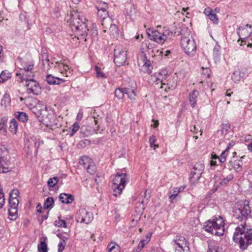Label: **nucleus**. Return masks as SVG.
<instances>
[{"label":"nucleus","instance_id":"1","mask_svg":"<svg viewBox=\"0 0 252 252\" xmlns=\"http://www.w3.org/2000/svg\"><path fill=\"white\" fill-rule=\"evenodd\" d=\"M233 217L242 223L236 228L233 240L239 245L241 250H245L252 244V217L249 202L245 201L244 204L233 211Z\"/></svg>","mask_w":252,"mask_h":252},{"label":"nucleus","instance_id":"2","mask_svg":"<svg viewBox=\"0 0 252 252\" xmlns=\"http://www.w3.org/2000/svg\"><path fill=\"white\" fill-rule=\"evenodd\" d=\"M204 228L213 235L222 236L224 233V220L220 216L214 217L205 222Z\"/></svg>","mask_w":252,"mask_h":252},{"label":"nucleus","instance_id":"3","mask_svg":"<svg viewBox=\"0 0 252 252\" xmlns=\"http://www.w3.org/2000/svg\"><path fill=\"white\" fill-rule=\"evenodd\" d=\"M169 75V72L166 69H162L155 73L150 78V81L152 84L160 85L159 88L164 89L166 92L167 89H174L175 86L172 85L170 87L169 81L166 80Z\"/></svg>","mask_w":252,"mask_h":252},{"label":"nucleus","instance_id":"4","mask_svg":"<svg viewBox=\"0 0 252 252\" xmlns=\"http://www.w3.org/2000/svg\"><path fill=\"white\" fill-rule=\"evenodd\" d=\"M19 192L18 189H13L9 193V218L11 220H15L17 217V207L19 204V200L17 197Z\"/></svg>","mask_w":252,"mask_h":252},{"label":"nucleus","instance_id":"5","mask_svg":"<svg viewBox=\"0 0 252 252\" xmlns=\"http://www.w3.org/2000/svg\"><path fill=\"white\" fill-rule=\"evenodd\" d=\"M181 44L185 52L188 55H193L196 49L194 40L189 32L181 33Z\"/></svg>","mask_w":252,"mask_h":252},{"label":"nucleus","instance_id":"6","mask_svg":"<svg viewBox=\"0 0 252 252\" xmlns=\"http://www.w3.org/2000/svg\"><path fill=\"white\" fill-rule=\"evenodd\" d=\"M16 76L20 79L21 82L26 81V85L27 88V93L28 94H32L33 95H37L41 93V87L39 83L33 78H24V75H21V73H16Z\"/></svg>","mask_w":252,"mask_h":252},{"label":"nucleus","instance_id":"7","mask_svg":"<svg viewBox=\"0 0 252 252\" xmlns=\"http://www.w3.org/2000/svg\"><path fill=\"white\" fill-rule=\"evenodd\" d=\"M127 181V175L126 173H117L113 180L112 188L114 192V195L121 193L125 188L126 183Z\"/></svg>","mask_w":252,"mask_h":252},{"label":"nucleus","instance_id":"8","mask_svg":"<svg viewBox=\"0 0 252 252\" xmlns=\"http://www.w3.org/2000/svg\"><path fill=\"white\" fill-rule=\"evenodd\" d=\"M172 244L175 247V252H190L189 243L184 237L177 236Z\"/></svg>","mask_w":252,"mask_h":252},{"label":"nucleus","instance_id":"9","mask_svg":"<svg viewBox=\"0 0 252 252\" xmlns=\"http://www.w3.org/2000/svg\"><path fill=\"white\" fill-rule=\"evenodd\" d=\"M204 169V165L201 162H197L193 166L190 174V181L192 184L198 182Z\"/></svg>","mask_w":252,"mask_h":252},{"label":"nucleus","instance_id":"10","mask_svg":"<svg viewBox=\"0 0 252 252\" xmlns=\"http://www.w3.org/2000/svg\"><path fill=\"white\" fill-rule=\"evenodd\" d=\"M126 51L121 46H117L114 49V62L119 66L123 65L126 59Z\"/></svg>","mask_w":252,"mask_h":252},{"label":"nucleus","instance_id":"11","mask_svg":"<svg viewBox=\"0 0 252 252\" xmlns=\"http://www.w3.org/2000/svg\"><path fill=\"white\" fill-rule=\"evenodd\" d=\"M138 63L139 66L141 67V70L144 73L150 74L152 72L153 66L151 61L147 59L143 53L140 55Z\"/></svg>","mask_w":252,"mask_h":252},{"label":"nucleus","instance_id":"12","mask_svg":"<svg viewBox=\"0 0 252 252\" xmlns=\"http://www.w3.org/2000/svg\"><path fill=\"white\" fill-rule=\"evenodd\" d=\"M93 214L87 211L85 208L79 209L76 213V219L77 222L88 224L92 221Z\"/></svg>","mask_w":252,"mask_h":252},{"label":"nucleus","instance_id":"13","mask_svg":"<svg viewBox=\"0 0 252 252\" xmlns=\"http://www.w3.org/2000/svg\"><path fill=\"white\" fill-rule=\"evenodd\" d=\"M148 37L158 43L162 44L167 39V35L164 32H146Z\"/></svg>","mask_w":252,"mask_h":252},{"label":"nucleus","instance_id":"14","mask_svg":"<svg viewBox=\"0 0 252 252\" xmlns=\"http://www.w3.org/2000/svg\"><path fill=\"white\" fill-rule=\"evenodd\" d=\"M70 15L71 16H75L77 17V18L81 22V24L79 25V22L77 21L78 24L77 25H75V22L73 21V23L72 24L73 27H75V30H80V27H84L85 28H86V30L87 31H89V29L87 28V26L86 25L85 23L83 22V20H86V19L83 17V16H81L78 11V10H75L73 9L70 11Z\"/></svg>","mask_w":252,"mask_h":252},{"label":"nucleus","instance_id":"15","mask_svg":"<svg viewBox=\"0 0 252 252\" xmlns=\"http://www.w3.org/2000/svg\"><path fill=\"white\" fill-rule=\"evenodd\" d=\"M59 199L62 203L70 204L74 200V196L70 194L63 193L59 195Z\"/></svg>","mask_w":252,"mask_h":252},{"label":"nucleus","instance_id":"16","mask_svg":"<svg viewBox=\"0 0 252 252\" xmlns=\"http://www.w3.org/2000/svg\"><path fill=\"white\" fill-rule=\"evenodd\" d=\"M9 161L4 157H0V173H6L9 170Z\"/></svg>","mask_w":252,"mask_h":252},{"label":"nucleus","instance_id":"17","mask_svg":"<svg viewBox=\"0 0 252 252\" xmlns=\"http://www.w3.org/2000/svg\"><path fill=\"white\" fill-rule=\"evenodd\" d=\"M57 64H59V67L61 70V73L65 74L66 77H68L72 74L73 70L71 69L68 65L64 63H60L59 62H56Z\"/></svg>","mask_w":252,"mask_h":252},{"label":"nucleus","instance_id":"18","mask_svg":"<svg viewBox=\"0 0 252 252\" xmlns=\"http://www.w3.org/2000/svg\"><path fill=\"white\" fill-rule=\"evenodd\" d=\"M46 81L50 85H59L64 82L63 79L55 77L51 75H48L46 77Z\"/></svg>","mask_w":252,"mask_h":252},{"label":"nucleus","instance_id":"19","mask_svg":"<svg viewBox=\"0 0 252 252\" xmlns=\"http://www.w3.org/2000/svg\"><path fill=\"white\" fill-rule=\"evenodd\" d=\"M198 95L199 92L195 90H193L189 94V103L192 108H194L196 104Z\"/></svg>","mask_w":252,"mask_h":252},{"label":"nucleus","instance_id":"20","mask_svg":"<svg viewBox=\"0 0 252 252\" xmlns=\"http://www.w3.org/2000/svg\"><path fill=\"white\" fill-rule=\"evenodd\" d=\"M106 5L104 7H96L97 9V15L102 20H104L109 16L108 12L106 10Z\"/></svg>","mask_w":252,"mask_h":252},{"label":"nucleus","instance_id":"21","mask_svg":"<svg viewBox=\"0 0 252 252\" xmlns=\"http://www.w3.org/2000/svg\"><path fill=\"white\" fill-rule=\"evenodd\" d=\"M19 20L21 22V23H23L25 25H26L27 29L26 30V31L30 30L31 29L30 25L29 23V20L27 16V13H21L19 15Z\"/></svg>","mask_w":252,"mask_h":252},{"label":"nucleus","instance_id":"22","mask_svg":"<svg viewBox=\"0 0 252 252\" xmlns=\"http://www.w3.org/2000/svg\"><path fill=\"white\" fill-rule=\"evenodd\" d=\"M11 77V73L8 70H3L0 74V83H2Z\"/></svg>","mask_w":252,"mask_h":252},{"label":"nucleus","instance_id":"23","mask_svg":"<svg viewBox=\"0 0 252 252\" xmlns=\"http://www.w3.org/2000/svg\"><path fill=\"white\" fill-rule=\"evenodd\" d=\"M15 117L22 122H26L28 120L27 114L23 112H16L15 113Z\"/></svg>","mask_w":252,"mask_h":252},{"label":"nucleus","instance_id":"24","mask_svg":"<svg viewBox=\"0 0 252 252\" xmlns=\"http://www.w3.org/2000/svg\"><path fill=\"white\" fill-rule=\"evenodd\" d=\"M54 200L52 197H48L45 200L43 207L44 209H51L54 206Z\"/></svg>","mask_w":252,"mask_h":252},{"label":"nucleus","instance_id":"25","mask_svg":"<svg viewBox=\"0 0 252 252\" xmlns=\"http://www.w3.org/2000/svg\"><path fill=\"white\" fill-rule=\"evenodd\" d=\"M46 123V125L49 126H52L54 125H56L55 122L56 121L55 117L52 114H48L43 120Z\"/></svg>","mask_w":252,"mask_h":252},{"label":"nucleus","instance_id":"26","mask_svg":"<svg viewBox=\"0 0 252 252\" xmlns=\"http://www.w3.org/2000/svg\"><path fill=\"white\" fill-rule=\"evenodd\" d=\"M92 161V159L88 157L83 156L80 158L79 162L81 165H82L85 168H86L87 167V165H89Z\"/></svg>","mask_w":252,"mask_h":252},{"label":"nucleus","instance_id":"27","mask_svg":"<svg viewBox=\"0 0 252 252\" xmlns=\"http://www.w3.org/2000/svg\"><path fill=\"white\" fill-rule=\"evenodd\" d=\"M18 127V124L17 121L15 119H12L9 122V127L10 131L15 134L17 132Z\"/></svg>","mask_w":252,"mask_h":252},{"label":"nucleus","instance_id":"28","mask_svg":"<svg viewBox=\"0 0 252 252\" xmlns=\"http://www.w3.org/2000/svg\"><path fill=\"white\" fill-rule=\"evenodd\" d=\"M7 123V119L6 117H3L0 120V131L3 132V134L6 133Z\"/></svg>","mask_w":252,"mask_h":252},{"label":"nucleus","instance_id":"29","mask_svg":"<svg viewBox=\"0 0 252 252\" xmlns=\"http://www.w3.org/2000/svg\"><path fill=\"white\" fill-rule=\"evenodd\" d=\"M126 94L127 95L129 98L131 100H135L136 99V93L135 90L130 88H125Z\"/></svg>","mask_w":252,"mask_h":252},{"label":"nucleus","instance_id":"30","mask_svg":"<svg viewBox=\"0 0 252 252\" xmlns=\"http://www.w3.org/2000/svg\"><path fill=\"white\" fill-rule=\"evenodd\" d=\"M107 249L109 252H119L120 251V247L115 243H110L107 246Z\"/></svg>","mask_w":252,"mask_h":252},{"label":"nucleus","instance_id":"31","mask_svg":"<svg viewBox=\"0 0 252 252\" xmlns=\"http://www.w3.org/2000/svg\"><path fill=\"white\" fill-rule=\"evenodd\" d=\"M126 94L125 88L124 89L121 88H117L115 91V94L116 97L118 99H122Z\"/></svg>","mask_w":252,"mask_h":252},{"label":"nucleus","instance_id":"32","mask_svg":"<svg viewBox=\"0 0 252 252\" xmlns=\"http://www.w3.org/2000/svg\"><path fill=\"white\" fill-rule=\"evenodd\" d=\"M37 247L39 252H47V245L45 242L41 241Z\"/></svg>","mask_w":252,"mask_h":252},{"label":"nucleus","instance_id":"33","mask_svg":"<svg viewBox=\"0 0 252 252\" xmlns=\"http://www.w3.org/2000/svg\"><path fill=\"white\" fill-rule=\"evenodd\" d=\"M11 102L10 97L9 94H5L1 101V105L2 106H6L7 104H10Z\"/></svg>","mask_w":252,"mask_h":252},{"label":"nucleus","instance_id":"34","mask_svg":"<svg viewBox=\"0 0 252 252\" xmlns=\"http://www.w3.org/2000/svg\"><path fill=\"white\" fill-rule=\"evenodd\" d=\"M96 77L98 78H106V75L101 71V69L97 65L95 66Z\"/></svg>","mask_w":252,"mask_h":252},{"label":"nucleus","instance_id":"35","mask_svg":"<svg viewBox=\"0 0 252 252\" xmlns=\"http://www.w3.org/2000/svg\"><path fill=\"white\" fill-rule=\"evenodd\" d=\"M85 169L87 170V172L90 174H94L96 171L95 166L94 165L93 161L89 165H87V167Z\"/></svg>","mask_w":252,"mask_h":252},{"label":"nucleus","instance_id":"36","mask_svg":"<svg viewBox=\"0 0 252 252\" xmlns=\"http://www.w3.org/2000/svg\"><path fill=\"white\" fill-rule=\"evenodd\" d=\"M59 220L58 221L57 220L55 221V225L59 227L66 228V224L65 221L63 220H61L60 217H59Z\"/></svg>","mask_w":252,"mask_h":252},{"label":"nucleus","instance_id":"37","mask_svg":"<svg viewBox=\"0 0 252 252\" xmlns=\"http://www.w3.org/2000/svg\"><path fill=\"white\" fill-rule=\"evenodd\" d=\"M59 179L57 177H53L49 179L48 181V185L50 187H54L58 182Z\"/></svg>","mask_w":252,"mask_h":252},{"label":"nucleus","instance_id":"38","mask_svg":"<svg viewBox=\"0 0 252 252\" xmlns=\"http://www.w3.org/2000/svg\"><path fill=\"white\" fill-rule=\"evenodd\" d=\"M61 16L60 9L59 6H56L53 11L52 17L54 18H58Z\"/></svg>","mask_w":252,"mask_h":252},{"label":"nucleus","instance_id":"39","mask_svg":"<svg viewBox=\"0 0 252 252\" xmlns=\"http://www.w3.org/2000/svg\"><path fill=\"white\" fill-rule=\"evenodd\" d=\"M233 178V176L231 174H230L228 175L226 178H224L223 180H222L220 182V184L222 186L225 185L228 183L229 181H230Z\"/></svg>","mask_w":252,"mask_h":252},{"label":"nucleus","instance_id":"40","mask_svg":"<svg viewBox=\"0 0 252 252\" xmlns=\"http://www.w3.org/2000/svg\"><path fill=\"white\" fill-rule=\"evenodd\" d=\"M149 141L151 148L155 149L156 147H158V145L155 144L156 141V138L154 135H152L150 136Z\"/></svg>","mask_w":252,"mask_h":252},{"label":"nucleus","instance_id":"41","mask_svg":"<svg viewBox=\"0 0 252 252\" xmlns=\"http://www.w3.org/2000/svg\"><path fill=\"white\" fill-rule=\"evenodd\" d=\"M227 150H224L222 152L220 157H219V161L220 162L223 163L226 161V157L227 156Z\"/></svg>","mask_w":252,"mask_h":252},{"label":"nucleus","instance_id":"42","mask_svg":"<svg viewBox=\"0 0 252 252\" xmlns=\"http://www.w3.org/2000/svg\"><path fill=\"white\" fill-rule=\"evenodd\" d=\"M240 73L237 71H234L231 76L232 79L235 82L240 80Z\"/></svg>","mask_w":252,"mask_h":252},{"label":"nucleus","instance_id":"43","mask_svg":"<svg viewBox=\"0 0 252 252\" xmlns=\"http://www.w3.org/2000/svg\"><path fill=\"white\" fill-rule=\"evenodd\" d=\"M5 202L4 195L2 189H0V209L2 208Z\"/></svg>","mask_w":252,"mask_h":252},{"label":"nucleus","instance_id":"44","mask_svg":"<svg viewBox=\"0 0 252 252\" xmlns=\"http://www.w3.org/2000/svg\"><path fill=\"white\" fill-rule=\"evenodd\" d=\"M72 133L70 134V136H73L79 129L80 126L78 123H75L72 125Z\"/></svg>","mask_w":252,"mask_h":252},{"label":"nucleus","instance_id":"45","mask_svg":"<svg viewBox=\"0 0 252 252\" xmlns=\"http://www.w3.org/2000/svg\"><path fill=\"white\" fill-rule=\"evenodd\" d=\"M248 28L250 29L251 32H252V26L248 24L240 26L238 29L239 31H244L247 30V28Z\"/></svg>","mask_w":252,"mask_h":252},{"label":"nucleus","instance_id":"46","mask_svg":"<svg viewBox=\"0 0 252 252\" xmlns=\"http://www.w3.org/2000/svg\"><path fill=\"white\" fill-rule=\"evenodd\" d=\"M214 23H218V18H217V16L216 13H214L213 12L208 17Z\"/></svg>","mask_w":252,"mask_h":252},{"label":"nucleus","instance_id":"47","mask_svg":"<svg viewBox=\"0 0 252 252\" xmlns=\"http://www.w3.org/2000/svg\"><path fill=\"white\" fill-rule=\"evenodd\" d=\"M65 243L64 240L61 241L58 244V252H62L64 249Z\"/></svg>","mask_w":252,"mask_h":252},{"label":"nucleus","instance_id":"48","mask_svg":"<svg viewBox=\"0 0 252 252\" xmlns=\"http://www.w3.org/2000/svg\"><path fill=\"white\" fill-rule=\"evenodd\" d=\"M232 167L237 171L239 172L241 170V165L239 162H234Z\"/></svg>","mask_w":252,"mask_h":252},{"label":"nucleus","instance_id":"49","mask_svg":"<svg viewBox=\"0 0 252 252\" xmlns=\"http://www.w3.org/2000/svg\"><path fill=\"white\" fill-rule=\"evenodd\" d=\"M220 46L216 45L213 49V54L215 57H217L220 54Z\"/></svg>","mask_w":252,"mask_h":252},{"label":"nucleus","instance_id":"50","mask_svg":"<svg viewBox=\"0 0 252 252\" xmlns=\"http://www.w3.org/2000/svg\"><path fill=\"white\" fill-rule=\"evenodd\" d=\"M43 66L44 69L48 70L50 68L49 60L42 61Z\"/></svg>","mask_w":252,"mask_h":252},{"label":"nucleus","instance_id":"51","mask_svg":"<svg viewBox=\"0 0 252 252\" xmlns=\"http://www.w3.org/2000/svg\"><path fill=\"white\" fill-rule=\"evenodd\" d=\"M33 64H30L28 66H26L24 68V71L27 73H29V72L32 70L33 68Z\"/></svg>","mask_w":252,"mask_h":252},{"label":"nucleus","instance_id":"52","mask_svg":"<svg viewBox=\"0 0 252 252\" xmlns=\"http://www.w3.org/2000/svg\"><path fill=\"white\" fill-rule=\"evenodd\" d=\"M213 12V10L209 7L205 8L204 11L205 14L208 17H209Z\"/></svg>","mask_w":252,"mask_h":252},{"label":"nucleus","instance_id":"53","mask_svg":"<svg viewBox=\"0 0 252 252\" xmlns=\"http://www.w3.org/2000/svg\"><path fill=\"white\" fill-rule=\"evenodd\" d=\"M207 252H218V251L214 246L210 245Z\"/></svg>","mask_w":252,"mask_h":252},{"label":"nucleus","instance_id":"54","mask_svg":"<svg viewBox=\"0 0 252 252\" xmlns=\"http://www.w3.org/2000/svg\"><path fill=\"white\" fill-rule=\"evenodd\" d=\"M83 116V112L82 110H80L77 114V115L76 117V119L78 121H80L82 119Z\"/></svg>","mask_w":252,"mask_h":252},{"label":"nucleus","instance_id":"55","mask_svg":"<svg viewBox=\"0 0 252 252\" xmlns=\"http://www.w3.org/2000/svg\"><path fill=\"white\" fill-rule=\"evenodd\" d=\"M150 237H151V235H149L148 234H147L146 236V239H143V240H141L140 241L143 242V243L145 245H146V244H148V243L149 242L150 239Z\"/></svg>","mask_w":252,"mask_h":252},{"label":"nucleus","instance_id":"56","mask_svg":"<svg viewBox=\"0 0 252 252\" xmlns=\"http://www.w3.org/2000/svg\"><path fill=\"white\" fill-rule=\"evenodd\" d=\"M33 141L34 142V145L36 148H38L40 146L41 142L39 141V140L38 139H36L35 138L33 140Z\"/></svg>","mask_w":252,"mask_h":252},{"label":"nucleus","instance_id":"57","mask_svg":"<svg viewBox=\"0 0 252 252\" xmlns=\"http://www.w3.org/2000/svg\"><path fill=\"white\" fill-rule=\"evenodd\" d=\"M110 30L111 31V32H118V29L116 25L115 24H111L110 27Z\"/></svg>","mask_w":252,"mask_h":252},{"label":"nucleus","instance_id":"58","mask_svg":"<svg viewBox=\"0 0 252 252\" xmlns=\"http://www.w3.org/2000/svg\"><path fill=\"white\" fill-rule=\"evenodd\" d=\"M202 69L203 70V74L206 75L208 77H209L210 72V69L207 68L204 69L203 67H202Z\"/></svg>","mask_w":252,"mask_h":252},{"label":"nucleus","instance_id":"59","mask_svg":"<svg viewBox=\"0 0 252 252\" xmlns=\"http://www.w3.org/2000/svg\"><path fill=\"white\" fill-rule=\"evenodd\" d=\"M170 194V195L169 196V199L170 200V201L171 202V203H173V201L175 199V198L177 196H176V195L175 194H173L172 193H171V192H170L169 193Z\"/></svg>","mask_w":252,"mask_h":252},{"label":"nucleus","instance_id":"60","mask_svg":"<svg viewBox=\"0 0 252 252\" xmlns=\"http://www.w3.org/2000/svg\"><path fill=\"white\" fill-rule=\"evenodd\" d=\"M42 61L48 60V55L46 53H43L41 55Z\"/></svg>","mask_w":252,"mask_h":252},{"label":"nucleus","instance_id":"61","mask_svg":"<svg viewBox=\"0 0 252 252\" xmlns=\"http://www.w3.org/2000/svg\"><path fill=\"white\" fill-rule=\"evenodd\" d=\"M235 145V142L233 141H230L227 145V148L225 150H227V152L228 151V150L232 147Z\"/></svg>","mask_w":252,"mask_h":252},{"label":"nucleus","instance_id":"62","mask_svg":"<svg viewBox=\"0 0 252 252\" xmlns=\"http://www.w3.org/2000/svg\"><path fill=\"white\" fill-rule=\"evenodd\" d=\"M228 128V126L226 125H223L221 129L222 133L223 134H226Z\"/></svg>","mask_w":252,"mask_h":252},{"label":"nucleus","instance_id":"63","mask_svg":"<svg viewBox=\"0 0 252 252\" xmlns=\"http://www.w3.org/2000/svg\"><path fill=\"white\" fill-rule=\"evenodd\" d=\"M91 26H92V27H91V29L94 32H97V26L96 25L95 23H91Z\"/></svg>","mask_w":252,"mask_h":252},{"label":"nucleus","instance_id":"64","mask_svg":"<svg viewBox=\"0 0 252 252\" xmlns=\"http://www.w3.org/2000/svg\"><path fill=\"white\" fill-rule=\"evenodd\" d=\"M180 192H179V190L177 189V188H174L173 190V192H171V193L173 194H175L176 195V196H178V194Z\"/></svg>","mask_w":252,"mask_h":252}]
</instances>
